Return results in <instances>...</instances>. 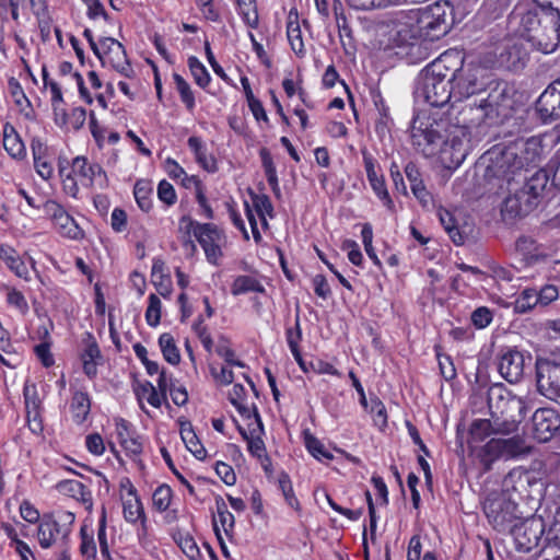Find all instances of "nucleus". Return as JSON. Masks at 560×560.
<instances>
[{
	"label": "nucleus",
	"mask_w": 560,
	"mask_h": 560,
	"mask_svg": "<svg viewBox=\"0 0 560 560\" xmlns=\"http://www.w3.org/2000/svg\"><path fill=\"white\" fill-rule=\"evenodd\" d=\"M485 91L487 97L477 105L480 117L490 124H503L509 120L520 105L514 85L503 80H489Z\"/></svg>",
	"instance_id": "20e7f679"
},
{
	"label": "nucleus",
	"mask_w": 560,
	"mask_h": 560,
	"mask_svg": "<svg viewBox=\"0 0 560 560\" xmlns=\"http://www.w3.org/2000/svg\"><path fill=\"white\" fill-rule=\"evenodd\" d=\"M515 250L527 265H537L549 259L555 249L551 245L537 242L529 235H521L515 241Z\"/></svg>",
	"instance_id": "412c9836"
},
{
	"label": "nucleus",
	"mask_w": 560,
	"mask_h": 560,
	"mask_svg": "<svg viewBox=\"0 0 560 560\" xmlns=\"http://www.w3.org/2000/svg\"><path fill=\"white\" fill-rule=\"evenodd\" d=\"M70 410L73 421L77 424H82L86 420L91 410V400L89 394L85 392L77 390L71 398Z\"/></svg>",
	"instance_id": "c9c22d12"
},
{
	"label": "nucleus",
	"mask_w": 560,
	"mask_h": 560,
	"mask_svg": "<svg viewBox=\"0 0 560 560\" xmlns=\"http://www.w3.org/2000/svg\"><path fill=\"white\" fill-rule=\"evenodd\" d=\"M405 173L407 179L410 183V188L415 195V197L422 203H427L429 199V192L425 189L423 182L421 179V174L417 165L412 162H409L405 166Z\"/></svg>",
	"instance_id": "e433bc0d"
},
{
	"label": "nucleus",
	"mask_w": 560,
	"mask_h": 560,
	"mask_svg": "<svg viewBox=\"0 0 560 560\" xmlns=\"http://www.w3.org/2000/svg\"><path fill=\"white\" fill-rule=\"evenodd\" d=\"M535 113L542 124L560 120V80L551 82L539 95Z\"/></svg>",
	"instance_id": "a211bd4d"
},
{
	"label": "nucleus",
	"mask_w": 560,
	"mask_h": 560,
	"mask_svg": "<svg viewBox=\"0 0 560 560\" xmlns=\"http://www.w3.org/2000/svg\"><path fill=\"white\" fill-rule=\"evenodd\" d=\"M304 442L306 450L318 460H331L334 455L327 451L324 444L311 433H305Z\"/></svg>",
	"instance_id": "09e8293b"
},
{
	"label": "nucleus",
	"mask_w": 560,
	"mask_h": 560,
	"mask_svg": "<svg viewBox=\"0 0 560 560\" xmlns=\"http://www.w3.org/2000/svg\"><path fill=\"white\" fill-rule=\"evenodd\" d=\"M158 197L168 207L173 206L177 200L173 185L165 179H162L158 185Z\"/></svg>",
	"instance_id": "e2e57ef3"
},
{
	"label": "nucleus",
	"mask_w": 560,
	"mask_h": 560,
	"mask_svg": "<svg viewBox=\"0 0 560 560\" xmlns=\"http://www.w3.org/2000/svg\"><path fill=\"white\" fill-rule=\"evenodd\" d=\"M8 89L14 104L19 108L20 114L27 120H34L35 110L32 106V103L25 95L22 85L14 77H11L8 80Z\"/></svg>",
	"instance_id": "393cba45"
},
{
	"label": "nucleus",
	"mask_w": 560,
	"mask_h": 560,
	"mask_svg": "<svg viewBox=\"0 0 560 560\" xmlns=\"http://www.w3.org/2000/svg\"><path fill=\"white\" fill-rule=\"evenodd\" d=\"M248 292L264 293V285L254 277L250 276H237L231 287V293L233 295H241Z\"/></svg>",
	"instance_id": "ea45409f"
},
{
	"label": "nucleus",
	"mask_w": 560,
	"mask_h": 560,
	"mask_svg": "<svg viewBox=\"0 0 560 560\" xmlns=\"http://www.w3.org/2000/svg\"><path fill=\"white\" fill-rule=\"evenodd\" d=\"M112 45H114V47L110 49V55L107 56L108 63L121 75L132 78L135 71L127 58L125 47L119 42H112Z\"/></svg>",
	"instance_id": "bb28decb"
},
{
	"label": "nucleus",
	"mask_w": 560,
	"mask_h": 560,
	"mask_svg": "<svg viewBox=\"0 0 560 560\" xmlns=\"http://www.w3.org/2000/svg\"><path fill=\"white\" fill-rule=\"evenodd\" d=\"M299 14L295 9L289 12V21L287 25V35L292 50L299 56L305 55L304 43L302 39V32L299 24Z\"/></svg>",
	"instance_id": "473e14b6"
},
{
	"label": "nucleus",
	"mask_w": 560,
	"mask_h": 560,
	"mask_svg": "<svg viewBox=\"0 0 560 560\" xmlns=\"http://www.w3.org/2000/svg\"><path fill=\"white\" fill-rule=\"evenodd\" d=\"M159 345L164 359L173 365H177L180 362V354L173 336L168 332H164L159 338Z\"/></svg>",
	"instance_id": "79ce46f5"
},
{
	"label": "nucleus",
	"mask_w": 560,
	"mask_h": 560,
	"mask_svg": "<svg viewBox=\"0 0 560 560\" xmlns=\"http://www.w3.org/2000/svg\"><path fill=\"white\" fill-rule=\"evenodd\" d=\"M172 500V489L166 485L159 486L152 495L153 506L159 512H164L168 509Z\"/></svg>",
	"instance_id": "6e6d98bb"
},
{
	"label": "nucleus",
	"mask_w": 560,
	"mask_h": 560,
	"mask_svg": "<svg viewBox=\"0 0 560 560\" xmlns=\"http://www.w3.org/2000/svg\"><path fill=\"white\" fill-rule=\"evenodd\" d=\"M31 149L34 158V166L37 174L45 180L49 179L54 174L52 164L46 159V145L37 138L31 142Z\"/></svg>",
	"instance_id": "cd10ccee"
},
{
	"label": "nucleus",
	"mask_w": 560,
	"mask_h": 560,
	"mask_svg": "<svg viewBox=\"0 0 560 560\" xmlns=\"http://www.w3.org/2000/svg\"><path fill=\"white\" fill-rule=\"evenodd\" d=\"M538 392L550 400L560 396V361L553 357L538 358L536 361Z\"/></svg>",
	"instance_id": "2eb2a0df"
},
{
	"label": "nucleus",
	"mask_w": 560,
	"mask_h": 560,
	"mask_svg": "<svg viewBox=\"0 0 560 560\" xmlns=\"http://www.w3.org/2000/svg\"><path fill=\"white\" fill-rule=\"evenodd\" d=\"M3 148L13 159L23 160L26 156L24 142L10 122L3 126Z\"/></svg>",
	"instance_id": "a878e982"
},
{
	"label": "nucleus",
	"mask_w": 560,
	"mask_h": 560,
	"mask_svg": "<svg viewBox=\"0 0 560 560\" xmlns=\"http://www.w3.org/2000/svg\"><path fill=\"white\" fill-rule=\"evenodd\" d=\"M7 302L9 305L15 307L21 314L28 312V304L22 292L14 288H7Z\"/></svg>",
	"instance_id": "680f3d73"
},
{
	"label": "nucleus",
	"mask_w": 560,
	"mask_h": 560,
	"mask_svg": "<svg viewBox=\"0 0 560 560\" xmlns=\"http://www.w3.org/2000/svg\"><path fill=\"white\" fill-rule=\"evenodd\" d=\"M532 422L533 435L540 443L550 441L560 428L558 413L551 408L537 409L532 417Z\"/></svg>",
	"instance_id": "4be33fe9"
},
{
	"label": "nucleus",
	"mask_w": 560,
	"mask_h": 560,
	"mask_svg": "<svg viewBox=\"0 0 560 560\" xmlns=\"http://www.w3.org/2000/svg\"><path fill=\"white\" fill-rule=\"evenodd\" d=\"M450 80L452 83L453 103L463 102L475 94L485 91L489 80L485 77L483 70L478 67H450Z\"/></svg>",
	"instance_id": "9b49d317"
},
{
	"label": "nucleus",
	"mask_w": 560,
	"mask_h": 560,
	"mask_svg": "<svg viewBox=\"0 0 560 560\" xmlns=\"http://www.w3.org/2000/svg\"><path fill=\"white\" fill-rule=\"evenodd\" d=\"M537 304H539V296H537V290L525 289L515 300L514 308L517 313H526Z\"/></svg>",
	"instance_id": "3c124183"
},
{
	"label": "nucleus",
	"mask_w": 560,
	"mask_h": 560,
	"mask_svg": "<svg viewBox=\"0 0 560 560\" xmlns=\"http://www.w3.org/2000/svg\"><path fill=\"white\" fill-rule=\"evenodd\" d=\"M552 528L546 533V523L541 516L533 515L514 525L510 533L515 548L520 552H530L537 547L550 541Z\"/></svg>",
	"instance_id": "9d476101"
},
{
	"label": "nucleus",
	"mask_w": 560,
	"mask_h": 560,
	"mask_svg": "<svg viewBox=\"0 0 560 560\" xmlns=\"http://www.w3.org/2000/svg\"><path fill=\"white\" fill-rule=\"evenodd\" d=\"M497 50L499 67L510 71H518L526 66L528 52L520 39H508Z\"/></svg>",
	"instance_id": "6ab92c4d"
},
{
	"label": "nucleus",
	"mask_w": 560,
	"mask_h": 560,
	"mask_svg": "<svg viewBox=\"0 0 560 560\" xmlns=\"http://www.w3.org/2000/svg\"><path fill=\"white\" fill-rule=\"evenodd\" d=\"M153 188L152 184L149 180H138L133 188L135 199L139 206V208L149 212L152 208V195Z\"/></svg>",
	"instance_id": "a19ab883"
},
{
	"label": "nucleus",
	"mask_w": 560,
	"mask_h": 560,
	"mask_svg": "<svg viewBox=\"0 0 560 560\" xmlns=\"http://www.w3.org/2000/svg\"><path fill=\"white\" fill-rule=\"evenodd\" d=\"M74 518V514L69 511L44 515L37 529L39 545L43 548H50L52 545L60 542L61 549L68 547Z\"/></svg>",
	"instance_id": "1a4fd4ad"
},
{
	"label": "nucleus",
	"mask_w": 560,
	"mask_h": 560,
	"mask_svg": "<svg viewBox=\"0 0 560 560\" xmlns=\"http://www.w3.org/2000/svg\"><path fill=\"white\" fill-rule=\"evenodd\" d=\"M237 429H238L241 435L243 436V439L247 442L248 452L257 458H264V460L268 462V464L270 465V459L266 455V447H265V443H264L262 439L260 436H256V438L249 436L247 434V431L244 428H242L241 425H238Z\"/></svg>",
	"instance_id": "49530a36"
},
{
	"label": "nucleus",
	"mask_w": 560,
	"mask_h": 560,
	"mask_svg": "<svg viewBox=\"0 0 560 560\" xmlns=\"http://www.w3.org/2000/svg\"><path fill=\"white\" fill-rule=\"evenodd\" d=\"M527 453L525 441L521 436L509 439H491L486 443L480 453V460L486 470L499 458H513Z\"/></svg>",
	"instance_id": "4468645a"
},
{
	"label": "nucleus",
	"mask_w": 560,
	"mask_h": 560,
	"mask_svg": "<svg viewBox=\"0 0 560 560\" xmlns=\"http://www.w3.org/2000/svg\"><path fill=\"white\" fill-rule=\"evenodd\" d=\"M532 361V357H527L515 348L503 349L498 362L500 375L509 383H517L523 378L527 364Z\"/></svg>",
	"instance_id": "f3484780"
},
{
	"label": "nucleus",
	"mask_w": 560,
	"mask_h": 560,
	"mask_svg": "<svg viewBox=\"0 0 560 560\" xmlns=\"http://www.w3.org/2000/svg\"><path fill=\"white\" fill-rule=\"evenodd\" d=\"M253 206L260 217L262 223L267 225L265 214L272 215L273 206L267 195H253Z\"/></svg>",
	"instance_id": "052dcab7"
},
{
	"label": "nucleus",
	"mask_w": 560,
	"mask_h": 560,
	"mask_svg": "<svg viewBox=\"0 0 560 560\" xmlns=\"http://www.w3.org/2000/svg\"><path fill=\"white\" fill-rule=\"evenodd\" d=\"M23 396L27 417L30 418V416L32 415H35V417H37L40 407V399L38 397L35 384H30L28 382H26L23 387Z\"/></svg>",
	"instance_id": "8fccbe9b"
},
{
	"label": "nucleus",
	"mask_w": 560,
	"mask_h": 560,
	"mask_svg": "<svg viewBox=\"0 0 560 560\" xmlns=\"http://www.w3.org/2000/svg\"><path fill=\"white\" fill-rule=\"evenodd\" d=\"M454 56L443 54L420 71L415 88V97L433 107H454L450 61Z\"/></svg>",
	"instance_id": "7ed1b4c3"
},
{
	"label": "nucleus",
	"mask_w": 560,
	"mask_h": 560,
	"mask_svg": "<svg viewBox=\"0 0 560 560\" xmlns=\"http://www.w3.org/2000/svg\"><path fill=\"white\" fill-rule=\"evenodd\" d=\"M188 68L197 85L205 89L210 83L211 77L197 57L188 58Z\"/></svg>",
	"instance_id": "de8ad7c7"
},
{
	"label": "nucleus",
	"mask_w": 560,
	"mask_h": 560,
	"mask_svg": "<svg viewBox=\"0 0 560 560\" xmlns=\"http://www.w3.org/2000/svg\"><path fill=\"white\" fill-rule=\"evenodd\" d=\"M560 21L536 4L520 3L509 15V28L542 54L553 52L560 43Z\"/></svg>",
	"instance_id": "f257e3e1"
},
{
	"label": "nucleus",
	"mask_w": 560,
	"mask_h": 560,
	"mask_svg": "<svg viewBox=\"0 0 560 560\" xmlns=\"http://www.w3.org/2000/svg\"><path fill=\"white\" fill-rule=\"evenodd\" d=\"M285 338L294 359L299 362L300 366L303 368L301 352L299 349V343L302 339V330L299 315H296L295 317L294 327L287 328Z\"/></svg>",
	"instance_id": "37998d69"
},
{
	"label": "nucleus",
	"mask_w": 560,
	"mask_h": 560,
	"mask_svg": "<svg viewBox=\"0 0 560 560\" xmlns=\"http://www.w3.org/2000/svg\"><path fill=\"white\" fill-rule=\"evenodd\" d=\"M418 23L420 28L425 31V34L432 39L446 35L450 30L446 5L435 2L420 9Z\"/></svg>",
	"instance_id": "dca6fc26"
},
{
	"label": "nucleus",
	"mask_w": 560,
	"mask_h": 560,
	"mask_svg": "<svg viewBox=\"0 0 560 560\" xmlns=\"http://www.w3.org/2000/svg\"><path fill=\"white\" fill-rule=\"evenodd\" d=\"M278 486H279V489L281 490V492H282V494L284 497L285 502L292 509L299 510L300 509V503H299L298 498L294 494L290 476L287 472L282 471V472L279 474Z\"/></svg>",
	"instance_id": "603ef678"
},
{
	"label": "nucleus",
	"mask_w": 560,
	"mask_h": 560,
	"mask_svg": "<svg viewBox=\"0 0 560 560\" xmlns=\"http://www.w3.org/2000/svg\"><path fill=\"white\" fill-rule=\"evenodd\" d=\"M85 446L90 453L96 456H101L105 452L104 440L98 433L89 434L85 438Z\"/></svg>",
	"instance_id": "774afa93"
},
{
	"label": "nucleus",
	"mask_w": 560,
	"mask_h": 560,
	"mask_svg": "<svg viewBox=\"0 0 560 560\" xmlns=\"http://www.w3.org/2000/svg\"><path fill=\"white\" fill-rule=\"evenodd\" d=\"M235 4L243 22L250 28H257L259 15L256 0H235Z\"/></svg>",
	"instance_id": "4c0bfd02"
},
{
	"label": "nucleus",
	"mask_w": 560,
	"mask_h": 560,
	"mask_svg": "<svg viewBox=\"0 0 560 560\" xmlns=\"http://www.w3.org/2000/svg\"><path fill=\"white\" fill-rule=\"evenodd\" d=\"M483 512L493 526L500 533H511L518 520L517 504L505 492H492L483 502Z\"/></svg>",
	"instance_id": "6e6552de"
},
{
	"label": "nucleus",
	"mask_w": 560,
	"mask_h": 560,
	"mask_svg": "<svg viewBox=\"0 0 560 560\" xmlns=\"http://www.w3.org/2000/svg\"><path fill=\"white\" fill-rule=\"evenodd\" d=\"M45 212L51 218L58 233L71 240H79L83 236L82 229L75 220L66 212L61 205L54 200H47L44 205Z\"/></svg>",
	"instance_id": "aec40b11"
},
{
	"label": "nucleus",
	"mask_w": 560,
	"mask_h": 560,
	"mask_svg": "<svg viewBox=\"0 0 560 560\" xmlns=\"http://www.w3.org/2000/svg\"><path fill=\"white\" fill-rule=\"evenodd\" d=\"M492 312L486 306H480L471 313V323L475 327L482 329L492 322Z\"/></svg>",
	"instance_id": "69168bd1"
},
{
	"label": "nucleus",
	"mask_w": 560,
	"mask_h": 560,
	"mask_svg": "<svg viewBox=\"0 0 560 560\" xmlns=\"http://www.w3.org/2000/svg\"><path fill=\"white\" fill-rule=\"evenodd\" d=\"M187 144L194 152L197 163L207 172L215 173L218 171L217 160L207 153V148L201 138L192 136L188 138Z\"/></svg>",
	"instance_id": "c85d7f7f"
},
{
	"label": "nucleus",
	"mask_w": 560,
	"mask_h": 560,
	"mask_svg": "<svg viewBox=\"0 0 560 560\" xmlns=\"http://www.w3.org/2000/svg\"><path fill=\"white\" fill-rule=\"evenodd\" d=\"M259 156L261 159V164L265 171V175L269 186L277 197L280 196V187L277 175L276 165L273 163L272 156L267 148H261L259 151Z\"/></svg>",
	"instance_id": "58836bf2"
},
{
	"label": "nucleus",
	"mask_w": 560,
	"mask_h": 560,
	"mask_svg": "<svg viewBox=\"0 0 560 560\" xmlns=\"http://www.w3.org/2000/svg\"><path fill=\"white\" fill-rule=\"evenodd\" d=\"M180 435L187 450L192 453L196 458L203 459L206 457L207 452L191 428H182Z\"/></svg>",
	"instance_id": "a18cd8bd"
},
{
	"label": "nucleus",
	"mask_w": 560,
	"mask_h": 560,
	"mask_svg": "<svg viewBox=\"0 0 560 560\" xmlns=\"http://www.w3.org/2000/svg\"><path fill=\"white\" fill-rule=\"evenodd\" d=\"M174 539L177 542L178 547L190 559L197 560L200 556V550L195 541V539L188 535L183 533H177L174 535Z\"/></svg>",
	"instance_id": "864d4df0"
},
{
	"label": "nucleus",
	"mask_w": 560,
	"mask_h": 560,
	"mask_svg": "<svg viewBox=\"0 0 560 560\" xmlns=\"http://www.w3.org/2000/svg\"><path fill=\"white\" fill-rule=\"evenodd\" d=\"M40 338L44 341L37 346H35L34 351L37 358L40 360L42 364L46 368L51 366L55 363L54 357L50 352V338L49 332L46 327H43L38 330Z\"/></svg>",
	"instance_id": "c03bdc74"
},
{
	"label": "nucleus",
	"mask_w": 560,
	"mask_h": 560,
	"mask_svg": "<svg viewBox=\"0 0 560 560\" xmlns=\"http://www.w3.org/2000/svg\"><path fill=\"white\" fill-rule=\"evenodd\" d=\"M347 2L355 10H371L374 8L397 4V0H347Z\"/></svg>",
	"instance_id": "0e129e2a"
},
{
	"label": "nucleus",
	"mask_w": 560,
	"mask_h": 560,
	"mask_svg": "<svg viewBox=\"0 0 560 560\" xmlns=\"http://www.w3.org/2000/svg\"><path fill=\"white\" fill-rule=\"evenodd\" d=\"M149 305L145 311V320L149 326L155 327L161 320V300L155 294L149 295Z\"/></svg>",
	"instance_id": "13d9d810"
},
{
	"label": "nucleus",
	"mask_w": 560,
	"mask_h": 560,
	"mask_svg": "<svg viewBox=\"0 0 560 560\" xmlns=\"http://www.w3.org/2000/svg\"><path fill=\"white\" fill-rule=\"evenodd\" d=\"M487 401L491 418L498 420L502 434L514 432L527 412L524 399L513 395L502 384L489 388Z\"/></svg>",
	"instance_id": "39448f33"
},
{
	"label": "nucleus",
	"mask_w": 560,
	"mask_h": 560,
	"mask_svg": "<svg viewBox=\"0 0 560 560\" xmlns=\"http://www.w3.org/2000/svg\"><path fill=\"white\" fill-rule=\"evenodd\" d=\"M173 80L179 93L182 102L186 105L187 109H194L196 104L195 96L188 82L178 73L173 74Z\"/></svg>",
	"instance_id": "5fc2aeb1"
},
{
	"label": "nucleus",
	"mask_w": 560,
	"mask_h": 560,
	"mask_svg": "<svg viewBox=\"0 0 560 560\" xmlns=\"http://www.w3.org/2000/svg\"><path fill=\"white\" fill-rule=\"evenodd\" d=\"M71 173L78 178L81 185L89 187L93 185L96 175L104 174L98 164H89L86 158L77 156L72 161Z\"/></svg>",
	"instance_id": "b1692460"
},
{
	"label": "nucleus",
	"mask_w": 560,
	"mask_h": 560,
	"mask_svg": "<svg viewBox=\"0 0 560 560\" xmlns=\"http://www.w3.org/2000/svg\"><path fill=\"white\" fill-rule=\"evenodd\" d=\"M439 218L444 230L456 246L464 245L468 234L465 229H460L455 221L453 214L447 210H440Z\"/></svg>",
	"instance_id": "f704fd0d"
},
{
	"label": "nucleus",
	"mask_w": 560,
	"mask_h": 560,
	"mask_svg": "<svg viewBox=\"0 0 560 560\" xmlns=\"http://www.w3.org/2000/svg\"><path fill=\"white\" fill-rule=\"evenodd\" d=\"M180 229L185 225V234L194 233V236L205 250L207 260L212 265H218L222 256L219 242L222 238V232L212 223H199L191 218L184 215L180 221Z\"/></svg>",
	"instance_id": "f8f14e48"
},
{
	"label": "nucleus",
	"mask_w": 560,
	"mask_h": 560,
	"mask_svg": "<svg viewBox=\"0 0 560 560\" xmlns=\"http://www.w3.org/2000/svg\"><path fill=\"white\" fill-rule=\"evenodd\" d=\"M83 342L84 349L81 353V361H102L100 347L91 332H86Z\"/></svg>",
	"instance_id": "4d7b16f0"
},
{
	"label": "nucleus",
	"mask_w": 560,
	"mask_h": 560,
	"mask_svg": "<svg viewBox=\"0 0 560 560\" xmlns=\"http://www.w3.org/2000/svg\"><path fill=\"white\" fill-rule=\"evenodd\" d=\"M81 536V545H80V552L83 557L86 559H95L97 549L96 544L94 541L93 535L89 534L86 532L85 527H82L80 530Z\"/></svg>",
	"instance_id": "bf43d9fd"
},
{
	"label": "nucleus",
	"mask_w": 560,
	"mask_h": 560,
	"mask_svg": "<svg viewBox=\"0 0 560 560\" xmlns=\"http://www.w3.org/2000/svg\"><path fill=\"white\" fill-rule=\"evenodd\" d=\"M525 179L523 187L503 202L502 213L510 219L525 217L538 206L548 186L549 175L547 171L538 170Z\"/></svg>",
	"instance_id": "423d86ee"
},
{
	"label": "nucleus",
	"mask_w": 560,
	"mask_h": 560,
	"mask_svg": "<svg viewBox=\"0 0 560 560\" xmlns=\"http://www.w3.org/2000/svg\"><path fill=\"white\" fill-rule=\"evenodd\" d=\"M0 259L13 271L19 278L28 280V269L22 260L18 252L10 245H0Z\"/></svg>",
	"instance_id": "c756f323"
},
{
	"label": "nucleus",
	"mask_w": 560,
	"mask_h": 560,
	"mask_svg": "<svg viewBox=\"0 0 560 560\" xmlns=\"http://www.w3.org/2000/svg\"><path fill=\"white\" fill-rule=\"evenodd\" d=\"M465 122L466 120H463L462 125L457 124L443 128L445 133L438 155L447 170L459 167L469 152L470 132Z\"/></svg>",
	"instance_id": "0eeeda50"
},
{
	"label": "nucleus",
	"mask_w": 560,
	"mask_h": 560,
	"mask_svg": "<svg viewBox=\"0 0 560 560\" xmlns=\"http://www.w3.org/2000/svg\"><path fill=\"white\" fill-rule=\"evenodd\" d=\"M542 145L539 139L532 137L518 147V158L523 160L524 167L536 166L541 160Z\"/></svg>",
	"instance_id": "72a5a7b5"
},
{
	"label": "nucleus",
	"mask_w": 560,
	"mask_h": 560,
	"mask_svg": "<svg viewBox=\"0 0 560 560\" xmlns=\"http://www.w3.org/2000/svg\"><path fill=\"white\" fill-rule=\"evenodd\" d=\"M341 248L343 250H348V258L353 265H355V266L362 265L363 255H362L360 247L355 241H352V240L343 241Z\"/></svg>",
	"instance_id": "338daca9"
},
{
	"label": "nucleus",
	"mask_w": 560,
	"mask_h": 560,
	"mask_svg": "<svg viewBox=\"0 0 560 560\" xmlns=\"http://www.w3.org/2000/svg\"><path fill=\"white\" fill-rule=\"evenodd\" d=\"M362 156L366 177L373 191L388 210L394 211V202L386 188L384 176L376 170V160L365 150L362 151Z\"/></svg>",
	"instance_id": "5701e85b"
},
{
	"label": "nucleus",
	"mask_w": 560,
	"mask_h": 560,
	"mask_svg": "<svg viewBox=\"0 0 560 560\" xmlns=\"http://www.w3.org/2000/svg\"><path fill=\"white\" fill-rule=\"evenodd\" d=\"M475 170L489 191H510L524 170L523 160L518 158V144L492 147L479 158Z\"/></svg>",
	"instance_id": "f03ea898"
},
{
	"label": "nucleus",
	"mask_w": 560,
	"mask_h": 560,
	"mask_svg": "<svg viewBox=\"0 0 560 560\" xmlns=\"http://www.w3.org/2000/svg\"><path fill=\"white\" fill-rule=\"evenodd\" d=\"M500 425H498V420L490 419H476L472 421L469 429V438L474 443L482 442L485 439L490 436L491 434H502Z\"/></svg>",
	"instance_id": "2f4dec72"
},
{
	"label": "nucleus",
	"mask_w": 560,
	"mask_h": 560,
	"mask_svg": "<svg viewBox=\"0 0 560 560\" xmlns=\"http://www.w3.org/2000/svg\"><path fill=\"white\" fill-rule=\"evenodd\" d=\"M130 499H127L122 502V514L126 522L135 524L138 521L141 522V529L143 533L147 532V517L144 513L143 505L140 501V498L135 494L130 495Z\"/></svg>",
	"instance_id": "7c9ffc66"
},
{
	"label": "nucleus",
	"mask_w": 560,
	"mask_h": 560,
	"mask_svg": "<svg viewBox=\"0 0 560 560\" xmlns=\"http://www.w3.org/2000/svg\"><path fill=\"white\" fill-rule=\"evenodd\" d=\"M442 128L438 121L415 119L411 126L412 145L427 158L438 155L443 142Z\"/></svg>",
	"instance_id": "ddd939ff"
}]
</instances>
